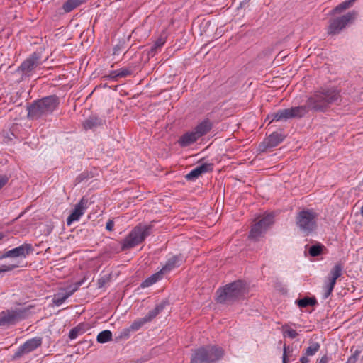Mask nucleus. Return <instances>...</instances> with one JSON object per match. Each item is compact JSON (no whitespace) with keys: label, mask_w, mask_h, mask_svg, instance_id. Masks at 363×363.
<instances>
[{"label":"nucleus","mask_w":363,"mask_h":363,"mask_svg":"<svg viewBox=\"0 0 363 363\" xmlns=\"http://www.w3.org/2000/svg\"><path fill=\"white\" fill-rule=\"evenodd\" d=\"M33 306H29L16 309H8L0 313V326L9 327L26 320L31 315L30 309Z\"/></svg>","instance_id":"6"},{"label":"nucleus","mask_w":363,"mask_h":363,"mask_svg":"<svg viewBox=\"0 0 363 363\" xmlns=\"http://www.w3.org/2000/svg\"><path fill=\"white\" fill-rule=\"evenodd\" d=\"M360 354L359 350H355L354 352L348 358L346 363H356Z\"/></svg>","instance_id":"39"},{"label":"nucleus","mask_w":363,"mask_h":363,"mask_svg":"<svg viewBox=\"0 0 363 363\" xmlns=\"http://www.w3.org/2000/svg\"><path fill=\"white\" fill-rule=\"evenodd\" d=\"M343 267L341 264H335L328 274V281L335 285L337 279L342 274Z\"/></svg>","instance_id":"22"},{"label":"nucleus","mask_w":363,"mask_h":363,"mask_svg":"<svg viewBox=\"0 0 363 363\" xmlns=\"http://www.w3.org/2000/svg\"><path fill=\"white\" fill-rule=\"evenodd\" d=\"M81 343H86V344H89V342H88L87 341L82 342Z\"/></svg>","instance_id":"51"},{"label":"nucleus","mask_w":363,"mask_h":363,"mask_svg":"<svg viewBox=\"0 0 363 363\" xmlns=\"http://www.w3.org/2000/svg\"><path fill=\"white\" fill-rule=\"evenodd\" d=\"M84 280L77 281L72 285L67 286L64 291L55 294L52 298V303L56 306H61L69 297L78 290L83 284Z\"/></svg>","instance_id":"12"},{"label":"nucleus","mask_w":363,"mask_h":363,"mask_svg":"<svg viewBox=\"0 0 363 363\" xmlns=\"http://www.w3.org/2000/svg\"><path fill=\"white\" fill-rule=\"evenodd\" d=\"M104 123V121L96 116H91L83 123L84 128L87 129H94L97 127L102 125Z\"/></svg>","instance_id":"25"},{"label":"nucleus","mask_w":363,"mask_h":363,"mask_svg":"<svg viewBox=\"0 0 363 363\" xmlns=\"http://www.w3.org/2000/svg\"><path fill=\"white\" fill-rule=\"evenodd\" d=\"M133 331L132 329L130 328V327L128 328H125L123 329L121 332V335H120V337H124V338H128L129 336H130V333Z\"/></svg>","instance_id":"40"},{"label":"nucleus","mask_w":363,"mask_h":363,"mask_svg":"<svg viewBox=\"0 0 363 363\" xmlns=\"http://www.w3.org/2000/svg\"><path fill=\"white\" fill-rule=\"evenodd\" d=\"M273 223L274 216L272 214H267L264 216L252 225L249 237L252 238H257L259 237L270 225L273 224Z\"/></svg>","instance_id":"10"},{"label":"nucleus","mask_w":363,"mask_h":363,"mask_svg":"<svg viewBox=\"0 0 363 363\" xmlns=\"http://www.w3.org/2000/svg\"><path fill=\"white\" fill-rule=\"evenodd\" d=\"M317 213L311 210H302L296 217V223L300 231L308 236L317 228Z\"/></svg>","instance_id":"7"},{"label":"nucleus","mask_w":363,"mask_h":363,"mask_svg":"<svg viewBox=\"0 0 363 363\" xmlns=\"http://www.w3.org/2000/svg\"><path fill=\"white\" fill-rule=\"evenodd\" d=\"M326 247L320 242L311 245L308 249V254L311 257H318L324 253Z\"/></svg>","instance_id":"28"},{"label":"nucleus","mask_w":363,"mask_h":363,"mask_svg":"<svg viewBox=\"0 0 363 363\" xmlns=\"http://www.w3.org/2000/svg\"><path fill=\"white\" fill-rule=\"evenodd\" d=\"M168 305L167 300H162L160 303H157L155 307L150 310L148 313L144 317L147 323H150Z\"/></svg>","instance_id":"19"},{"label":"nucleus","mask_w":363,"mask_h":363,"mask_svg":"<svg viewBox=\"0 0 363 363\" xmlns=\"http://www.w3.org/2000/svg\"><path fill=\"white\" fill-rule=\"evenodd\" d=\"M296 304L300 308H306L308 306H314L318 302L315 297L306 296L303 298H298L295 301Z\"/></svg>","instance_id":"27"},{"label":"nucleus","mask_w":363,"mask_h":363,"mask_svg":"<svg viewBox=\"0 0 363 363\" xmlns=\"http://www.w3.org/2000/svg\"><path fill=\"white\" fill-rule=\"evenodd\" d=\"M184 262V256L182 254L172 256L168 258L164 266L161 269L164 274L171 272L172 269L179 267Z\"/></svg>","instance_id":"17"},{"label":"nucleus","mask_w":363,"mask_h":363,"mask_svg":"<svg viewBox=\"0 0 363 363\" xmlns=\"http://www.w3.org/2000/svg\"><path fill=\"white\" fill-rule=\"evenodd\" d=\"M93 175H91L89 172H84L82 173H81L76 179L77 182L78 183H80V182H82L85 180H87L88 179L92 177Z\"/></svg>","instance_id":"35"},{"label":"nucleus","mask_w":363,"mask_h":363,"mask_svg":"<svg viewBox=\"0 0 363 363\" xmlns=\"http://www.w3.org/2000/svg\"><path fill=\"white\" fill-rule=\"evenodd\" d=\"M86 0H67L62 7L64 13L72 11L74 9L86 3Z\"/></svg>","instance_id":"23"},{"label":"nucleus","mask_w":363,"mask_h":363,"mask_svg":"<svg viewBox=\"0 0 363 363\" xmlns=\"http://www.w3.org/2000/svg\"><path fill=\"white\" fill-rule=\"evenodd\" d=\"M131 74V69L127 67H123L119 69L112 71L109 74V77L114 80H117L118 78L125 77Z\"/></svg>","instance_id":"26"},{"label":"nucleus","mask_w":363,"mask_h":363,"mask_svg":"<svg viewBox=\"0 0 363 363\" xmlns=\"http://www.w3.org/2000/svg\"><path fill=\"white\" fill-rule=\"evenodd\" d=\"M90 326L88 323H81L74 328H72L69 333L70 340L76 339L79 335L84 334L89 329Z\"/></svg>","instance_id":"21"},{"label":"nucleus","mask_w":363,"mask_h":363,"mask_svg":"<svg viewBox=\"0 0 363 363\" xmlns=\"http://www.w3.org/2000/svg\"><path fill=\"white\" fill-rule=\"evenodd\" d=\"M18 267V264H9V265L3 264V265L0 266V274L2 272H6L11 271Z\"/></svg>","instance_id":"38"},{"label":"nucleus","mask_w":363,"mask_h":363,"mask_svg":"<svg viewBox=\"0 0 363 363\" xmlns=\"http://www.w3.org/2000/svg\"><path fill=\"white\" fill-rule=\"evenodd\" d=\"M114 227V222L112 220H108L106 225V229L108 231H112Z\"/></svg>","instance_id":"43"},{"label":"nucleus","mask_w":363,"mask_h":363,"mask_svg":"<svg viewBox=\"0 0 363 363\" xmlns=\"http://www.w3.org/2000/svg\"><path fill=\"white\" fill-rule=\"evenodd\" d=\"M224 350L216 345H206L195 350L190 363H216L223 358Z\"/></svg>","instance_id":"4"},{"label":"nucleus","mask_w":363,"mask_h":363,"mask_svg":"<svg viewBox=\"0 0 363 363\" xmlns=\"http://www.w3.org/2000/svg\"><path fill=\"white\" fill-rule=\"evenodd\" d=\"M165 43V38L160 36L157 40L154 43L153 45L150 48L148 51V55L150 56L153 57L157 52V50L161 48L162 45Z\"/></svg>","instance_id":"30"},{"label":"nucleus","mask_w":363,"mask_h":363,"mask_svg":"<svg viewBox=\"0 0 363 363\" xmlns=\"http://www.w3.org/2000/svg\"><path fill=\"white\" fill-rule=\"evenodd\" d=\"M213 169V164L212 163H203L192 169L185 176V178L188 181L194 182L202 174L211 172Z\"/></svg>","instance_id":"15"},{"label":"nucleus","mask_w":363,"mask_h":363,"mask_svg":"<svg viewBox=\"0 0 363 363\" xmlns=\"http://www.w3.org/2000/svg\"><path fill=\"white\" fill-rule=\"evenodd\" d=\"M41 53L34 52L30 55L17 68L16 72L21 73V79L31 77L35 69L42 64Z\"/></svg>","instance_id":"9"},{"label":"nucleus","mask_w":363,"mask_h":363,"mask_svg":"<svg viewBox=\"0 0 363 363\" xmlns=\"http://www.w3.org/2000/svg\"><path fill=\"white\" fill-rule=\"evenodd\" d=\"M340 91L334 88L321 89L310 96L304 105L278 110L267 116L272 121H286L292 118H301L310 111L325 112L332 105H339L341 102Z\"/></svg>","instance_id":"1"},{"label":"nucleus","mask_w":363,"mask_h":363,"mask_svg":"<svg viewBox=\"0 0 363 363\" xmlns=\"http://www.w3.org/2000/svg\"><path fill=\"white\" fill-rule=\"evenodd\" d=\"M283 356H282V360H288L289 361V357L291 356L292 350L290 349L289 346H287L286 345H284V350H283Z\"/></svg>","instance_id":"34"},{"label":"nucleus","mask_w":363,"mask_h":363,"mask_svg":"<svg viewBox=\"0 0 363 363\" xmlns=\"http://www.w3.org/2000/svg\"><path fill=\"white\" fill-rule=\"evenodd\" d=\"M298 333L295 330L291 329L289 327H287L284 332V336L287 335L289 337H290L291 339L296 337L298 336Z\"/></svg>","instance_id":"36"},{"label":"nucleus","mask_w":363,"mask_h":363,"mask_svg":"<svg viewBox=\"0 0 363 363\" xmlns=\"http://www.w3.org/2000/svg\"><path fill=\"white\" fill-rule=\"evenodd\" d=\"M245 294L244 281L237 280L218 288L216 292V301L220 304L231 305L243 299Z\"/></svg>","instance_id":"3"},{"label":"nucleus","mask_w":363,"mask_h":363,"mask_svg":"<svg viewBox=\"0 0 363 363\" xmlns=\"http://www.w3.org/2000/svg\"><path fill=\"white\" fill-rule=\"evenodd\" d=\"M288 362H289L288 360H285V359L282 360V363H288Z\"/></svg>","instance_id":"49"},{"label":"nucleus","mask_w":363,"mask_h":363,"mask_svg":"<svg viewBox=\"0 0 363 363\" xmlns=\"http://www.w3.org/2000/svg\"><path fill=\"white\" fill-rule=\"evenodd\" d=\"M9 182V177L6 175H0V189L4 186Z\"/></svg>","instance_id":"42"},{"label":"nucleus","mask_w":363,"mask_h":363,"mask_svg":"<svg viewBox=\"0 0 363 363\" xmlns=\"http://www.w3.org/2000/svg\"><path fill=\"white\" fill-rule=\"evenodd\" d=\"M34 249L31 244L24 243L21 246L15 247L7 251V256L9 257H26L27 255L31 254Z\"/></svg>","instance_id":"16"},{"label":"nucleus","mask_w":363,"mask_h":363,"mask_svg":"<svg viewBox=\"0 0 363 363\" xmlns=\"http://www.w3.org/2000/svg\"><path fill=\"white\" fill-rule=\"evenodd\" d=\"M320 347V345L318 342H310V345L304 350V354L306 356H313Z\"/></svg>","instance_id":"32"},{"label":"nucleus","mask_w":363,"mask_h":363,"mask_svg":"<svg viewBox=\"0 0 363 363\" xmlns=\"http://www.w3.org/2000/svg\"><path fill=\"white\" fill-rule=\"evenodd\" d=\"M308 356H306L304 354L300 358V362L301 363H309V359L308 358Z\"/></svg>","instance_id":"45"},{"label":"nucleus","mask_w":363,"mask_h":363,"mask_svg":"<svg viewBox=\"0 0 363 363\" xmlns=\"http://www.w3.org/2000/svg\"><path fill=\"white\" fill-rule=\"evenodd\" d=\"M3 238H4V235H3L1 233H0V240H1Z\"/></svg>","instance_id":"48"},{"label":"nucleus","mask_w":363,"mask_h":363,"mask_svg":"<svg viewBox=\"0 0 363 363\" xmlns=\"http://www.w3.org/2000/svg\"><path fill=\"white\" fill-rule=\"evenodd\" d=\"M330 359V358L325 354L319 360H318L317 363H328Z\"/></svg>","instance_id":"44"},{"label":"nucleus","mask_w":363,"mask_h":363,"mask_svg":"<svg viewBox=\"0 0 363 363\" xmlns=\"http://www.w3.org/2000/svg\"><path fill=\"white\" fill-rule=\"evenodd\" d=\"M164 274L160 269L159 272L153 274L152 275H151L150 277L147 278L145 281H143L140 284V286L142 288H146V287H149V286H152V284H155L157 281L161 280L162 279Z\"/></svg>","instance_id":"24"},{"label":"nucleus","mask_w":363,"mask_h":363,"mask_svg":"<svg viewBox=\"0 0 363 363\" xmlns=\"http://www.w3.org/2000/svg\"><path fill=\"white\" fill-rule=\"evenodd\" d=\"M6 255H7V251L4 253L0 252V260L3 259L4 258L9 257V256H7Z\"/></svg>","instance_id":"46"},{"label":"nucleus","mask_w":363,"mask_h":363,"mask_svg":"<svg viewBox=\"0 0 363 363\" xmlns=\"http://www.w3.org/2000/svg\"><path fill=\"white\" fill-rule=\"evenodd\" d=\"M119 50H120L119 46H116V47L113 48V54H114V55L118 54V51H119Z\"/></svg>","instance_id":"47"},{"label":"nucleus","mask_w":363,"mask_h":363,"mask_svg":"<svg viewBox=\"0 0 363 363\" xmlns=\"http://www.w3.org/2000/svg\"><path fill=\"white\" fill-rule=\"evenodd\" d=\"M360 211H361V213L363 215V206L361 207Z\"/></svg>","instance_id":"50"},{"label":"nucleus","mask_w":363,"mask_h":363,"mask_svg":"<svg viewBox=\"0 0 363 363\" xmlns=\"http://www.w3.org/2000/svg\"><path fill=\"white\" fill-rule=\"evenodd\" d=\"M357 16L358 12L355 10H352L341 16L330 18L328 27V34L329 35L339 34L348 25L353 23L357 19Z\"/></svg>","instance_id":"8"},{"label":"nucleus","mask_w":363,"mask_h":363,"mask_svg":"<svg viewBox=\"0 0 363 363\" xmlns=\"http://www.w3.org/2000/svg\"><path fill=\"white\" fill-rule=\"evenodd\" d=\"M199 139L194 131L183 134L179 139L178 143L181 147H188Z\"/></svg>","instance_id":"20"},{"label":"nucleus","mask_w":363,"mask_h":363,"mask_svg":"<svg viewBox=\"0 0 363 363\" xmlns=\"http://www.w3.org/2000/svg\"><path fill=\"white\" fill-rule=\"evenodd\" d=\"M285 136L278 132H274L269 135L262 144L259 145V150L262 152L265 151L267 148H272L277 147L280 144Z\"/></svg>","instance_id":"14"},{"label":"nucleus","mask_w":363,"mask_h":363,"mask_svg":"<svg viewBox=\"0 0 363 363\" xmlns=\"http://www.w3.org/2000/svg\"><path fill=\"white\" fill-rule=\"evenodd\" d=\"M41 344L42 338L39 337L28 340L18 348L16 352L14 353L13 359H18L21 357L34 351L40 347Z\"/></svg>","instance_id":"11"},{"label":"nucleus","mask_w":363,"mask_h":363,"mask_svg":"<svg viewBox=\"0 0 363 363\" xmlns=\"http://www.w3.org/2000/svg\"><path fill=\"white\" fill-rule=\"evenodd\" d=\"M335 287V284L330 282H328L325 286V290L324 292V298H328L333 292Z\"/></svg>","instance_id":"37"},{"label":"nucleus","mask_w":363,"mask_h":363,"mask_svg":"<svg viewBox=\"0 0 363 363\" xmlns=\"http://www.w3.org/2000/svg\"><path fill=\"white\" fill-rule=\"evenodd\" d=\"M354 1H355V0H347V1L342 2L341 4L336 6L331 11V12H330L331 14L340 13L343 11L351 7L354 4Z\"/></svg>","instance_id":"29"},{"label":"nucleus","mask_w":363,"mask_h":363,"mask_svg":"<svg viewBox=\"0 0 363 363\" xmlns=\"http://www.w3.org/2000/svg\"><path fill=\"white\" fill-rule=\"evenodd\" d=\"M152 225L139 224L122 240L121 249L125 251L142 243L151 234Z\"/></svg>","instance_id":"5"},{"label":"nucleus","mask_w":363,"mask_h":363,"mask_svg":"<svg viewBox=\"0 0 363 363\" xmlns=\"http://www.w3.org/2000/svg\"><path fill=\"white\" fill-rule=\"evenodd\" d=\"M60 99L50 95L33 101L28 107V118L38 120L51 115L59 106Z\"/></svg>","instance_id":"2"},{"label":"nucleus","mask_w":363,"mask_h":363,"mask_svg":"<svg viewBox=\"0 0 363 363\" xmlns=\"http://www.w3.org/2000/svg\"><path fill=\"white\" fill-rule=\"evenodd\" d=\"M109 278L107 277H103L99 279L98 280V286L99 288H102L105 286V284L108 281Z\"/></svg>","instance_id":"41"},{"label":"nucleus","mask_w":363,"mask_h":363,"mask_svg":"<svg viewBox=\"0 0 363 363\" xmlns=\"http://www.w3.org/2000/svg\"><path fill=\"white\" fill-rule=\"evenodd\" d=\"M213 123L209 119H205L199 123L194 128V131L199 138L206 135L212 128Z\"/></svg>","instance_id":"18"},{"label":"nucleus","mask_w":363,"mask_h":363,"mask_svg":"<svg viewBox=\"0 0 363 363\" xmlns=\"http://www.w3.org/2000/svg\"><path fill=\"white\" fill-rule=\"evenodd\" d=\"M89 200L86 197H82L78 203L74 206V210L67 218V225H71L74 221L79 220L80 217L84 213L88 207Z\"/></svg>","instance_id":"13"},{"label":"nucleus","mask_w":363,"mask_h":363,"mask_svg":"<svg viewBox=\"0 0 363 363\" xmlns=\"http://www.w3.org/2000/svg\"><path fill=\"white\" fill-rule=\"evenodd\" d=\"M112 339V333L109 330H105L100 332L96 337L99 343H106Z\"/></svg>","instance_id":"31"},{"label":"nucleus","mask_w":363,"mask_h":363,"mask_svg":"<svg viewBox=\"0 0 363 363\" xmlns=\"http://www.w3.org/2000/svg\"><path fill=\"white\" fill-rule=\"evenodd\" d=\"M147 323L145 318H139L135 319L130 325V328L133 331L140 330L145 324Z\"/></svg>","instance_id":"33"}]
</instances>
